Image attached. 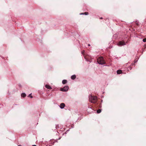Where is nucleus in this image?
<instances>
[{"mask_svg": "<svg viewBox=\"0 0 146 146\" xmlns=\"http://www.w3.org/2000/svg\"><path fill=\"white\" fill-rule=\"evenodd\" d=\"M125 44H126L125 43V41H119L118 44H117L119 46H122Z\"/></svg>", "mask_w": 146, "mask_h": 146, "instance_id": "obj_4", "label": "nucleus"}, {"mask_svg": "<svg viewBox=\"0 0 146 146\" xmlns=\"http://www.w3.org/2000/svg\"><path fill=\"white\" fill-rule=\"evenodd\" d=\"M84 14L86 15H87L88 14V13L86 12L84 13H81L80 14V15H84Z\"/></svg>", "mask_w": 146, "mask_h": 146, "instance_id": "obj_11", "label": "nucleus"}, {"mask_svg": "<svg viewBox=\"0 0 146 146\" xmlns=\"http://www.w3.org/2000/svg\"><path fill=\"white\" fill-rule=\"evenodd\" d=\"M89 99L90 101L94 104L96 103L97 101V98L95 96H90Z\"/></svg>", "mask_w": 146, "mask_h": 146, "instance_id": "obj_1", "label": "nucleus"}, {"mask_svg": "<svg viewBox=\"0 0 146 146\" xmlns=\"http://www.w3.org/2000/svg\"><path fill=\"white\" fill-rule=\"evenodd\" d=\"M33 146H36V145H33Z\"/></svg>", "mask_w": 146, "mask_h": 146, "instance_id": "obj_18", "label": "nucleus"}, {"mask_svg": "<svg viewBox=\"0 0 146 146\" xmlns=\"http://www.w3.org/2000/svg\"><path fill=\"white\" fill-rule=\"evenodd\" d=\"M68 89V86H67L64 87L63 88L60 89V90L62 92H66Z\"/></svg>", "mask_w": 146, "mask_h": 146, "instance_id": "obj_3", "label": "nucleus"}, {"mask_svg": "<svg viewBox=\"0 0 146 146\" xmlns=\"http://www.w3.org/2000/svg\"><path fill=\"white\" fill-rule=\"evenodd\" d=\"M76 78V76L75 75H74L72 76L71 77V78L72 80H74Z\"/></svg>", "mask_w": 146, "mask_h": 146, "instance_id": "obj_8", "label": "nucleus"}, {"mask_svg": "<svg viewBox=\"0 0 146 146\" xmlns=\"http://www.w3.org/2000/svg\"><path fill=\"white\" fill-rule=\"evenodd\" d=\"M67 80H62V83L63 84H65L66 83H67Z\"/></svg>", "mask_w": 146, "mask_h": 146, "instance_id": "obj_10", "label": "nucleus"}, {"mask_svg": "<svg viewBox=\"0 0 146 146\" xmlns=\"http://www.w3.org/2000/svg\"><path fill=\"white\" fill-rule=\"evenodd\" d=\"M84 52L85 51L84 50H83L82 51V54H84Z\"/></svg>", "mask_w": 146, "mask_h": 146, "instance_id": "obj_15", "label": "nucleus"}, {"mask_svg": "<svg viewBox=\"0 0 146 146\" xmlns=\"http://www.w3.org/2000/svg\"><path fill=\"white\" fill-rule=\"evenodd\" d=\"M18 146H21V145H18Z\"/></svg>", "mask_w": 146, "mask_h": 146, "instance_id": "obj_19", "label": "nucleus"}, {"mask_svg": "<svg viewBox=\"0 0 146 146\" xmlns=\"http://www.w3.org/2000/svg\"><path fill=\"white\" fill-rule=\"evenodd\" d=\"M88 46H90V44H88Z\"/></svg>", "mask_w": 146, "mask_h": 146, "instance_id": "obj_17", "label": "nucleus"}, {"mask_svg": "<svg viewBox=\"0 0 146 146\" xmlns=\"http://www.w3.org/2000/svg\"><path fill=\"white\" fill-rule=\"evenodd\" d=\"M143 41L144 42H146V38H145L143 40Z\"/></svg>", "mask_w": 146, "mask_h": 146, "instance_id": "obj_13", "label": "nucleus"}, {"mask_svg": "<svg viewBox=\"0 0 146 146\" xmlns=\"http://www.w3.org/2000/svg\"><path fill=\"white\" fill-rule=\"evenodd\" d=\"M122 71L121 70H118L117 71V74H121Z\"/></svg>", "mask_w": 146, "mask_h": 146, "instance_id": "obj_7", "label": "nucleus"}, {"mask_svg": "<svg viewBox=\"0 0 146 146\" xmlns=\"http://www.w3.org/2000/svg\"><path fill=\"white\" fill-rule=\"evenodd\" d=\"M100 19H102L103 18H102V17H100Z\"/></svg>", "mask_w": 146, "mask_h": 146, "instance_id": "obj_16", "label": "nucleus"}, {"mask_svg": "<svg viewBox=\"0 0 146 146\" xmlns=\"http://www.w3.org/2000/svg\"><path fill=\"white\" fill-rule=\"evenodd\" d=\"M28 96L31 97V98H33V96H31V94L29 95Z\"/></svg>", "mask_w": 146, "mask_h": 146, "instance_id": "obj_14", "label": "nucleus"}, {"mask_svg": "<svg viewBox=\"0 0 146 146\" xmlns=\"http://www.w3.org/2000/svg\"><path fill=\"white\" fill-rule=\"evenodd\" d=\"M65 106V105L64 103H62L60 104V107L61 109H63L64 108V107Z\"/></svg>", "mask_w": 146, "mask_h": 146, "instance_id": "obj_5", "label": "nucleus"}, {"mask_svg": "<svg viewBox=\"0 0 146 146\" xmlns=\"http://www.w3.org/2000/svg\"><path fill=\"white\" fill-rule=\"evenodd\" d=\"M45 87H46V88H48V89H52V88H51L50 86L47 84H46V86H45Z\"/></svg>", "mask_w": 146, "mask_h": 146, "instance_id": "obj_6", "label": "nucleus"}, {"mask_svg": "<svg viewBox=\"0 0 146 146\" xmlns=\"http://www.w3.org/2000/svg\"><path fill=\"white\" fill-rule=\"evenodd\" d=\"M101 110L100 109H98V110L97 111V112L98 113H101Z\"/></svg>", "mask_w": 146, "mask_h": 146, "instance_id": "obj_12", "label": "nucleus"}, {"mask_svg": "<svg viewBox=\"0 0 146 146\" xmlns=\"http://www.w3.org/2000/svg\"><path fill=\"white\" fill-rule=\"evenodd\" d=\"M97 61L100 64H102L106 63L105 61L104 60V58L101 56L98 58Z\"/></svg>", "mask_w": 146, "mask_h": 146, "instance_id": "obj_2", "label": "nucleus"}, {"mask_svg": "<svg viewBox=\"0 0 146 146\" xmlns=\"http://www.w3.org/2000/svg\"><path fill=\"white\" fill-rule=\"evenodd\" d=\"M26 96L25 94L24 93H23L21 94V96L23 98H25Z\"/></svg>", "mask_w": 146, "mask_h": 146, "instance_id": "obj_9", "label": "nucleus"}]
</instances>
